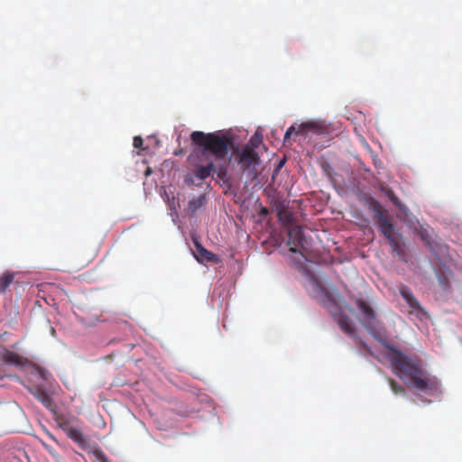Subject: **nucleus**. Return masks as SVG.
I'll use <instances>...</instances> for the list:
<instances>
[{
    "instance_id": "nucleus-1",
    "label": "nucleus",
    "mask_w": 462,
    "mask_h": 462,
    "mask_svg": "<svg viewBox=\"0 0 462 462\" xmlns=\"http://www.w3.org/2000/svg\"><path fill=\"white\" fill-rule=\"evenodd\" d=\"M387 348L389 353L386 356L392 371L409 387L431 395L439 393V383L436 376L428 374L418 362L399 350L388 346Z\"/></svg>"
},
{
    "instance_id": "nucleus-2",
    "label": "nucleus",
    "mask_w": 462,
    "mask_h": 462,
    "mask_svg": "<svg viewBox=\"0 0 462 462\" xmlns=\"http://www.w3.org/2000/svg\"><path fill=\"white\" fill-rule=\"evenodd\" d=\"M193 143L200 148V161L225 160L229 152L232 141L229 137L217 133L205 134L195 131L190 134Z\"/></svg>"
},
{
    "instance_id": "nucleus-3",
    "label": "nucleus",
    "mask_w": 462,
    "mask_h": 462,
    "mask_svg": "<svg viewBox=\"0 0 462 462\" xmlns=\"http://www.w3.org/2000/svg\"><path fill=\"white\" fill-rule=\"evenodd\" d=\"M368 203L370 209H372L374 213V218H376L378 228L388 239L393 251L395 252L399 256L403 257L404 249L400 239V236L395 233L393 225L388 217L384 214L381 204L374 198H370Z\"/></svg>"
},
{
    "instance_id": "nucleus-4",
    "label": "nucleus",
    "mask_w": 462,
    "mask_h": 462,
    "mask_svg": "<svg viewBox=\"0 0 462 462\" xmlns=\"http://www.w3.org/2000/svg\"><path fill=\"white\" fill-rule=\"evenodd\" d=\"M356 306L364 317V327L369 333L377 338L378 335L381 334L383 328L381 322L376 318L374 310L363 299H357L356 300Z\"/></svg>"
},
{
    "instance_id": "nucleus-5",
    "label": "nucleus",
    "mask_w": 462,
    "mask_h": 462,
    "mask_svg": "<svg viewBox=\"0 0 462 462\" xmlns=\"http://www.w3.org/2000/svg\"><path fill=\"white\" fill-rule=\"evenodd\" d=\"M326 132V127L321 123L309 121L299 125L297 127L295 125L290 126L285 133L283 142L284 144H287L292 134H302L304 137H307L309 133L319 135L324 134Z\"/></svg>"
},
{
    "instance_id": "nucleus-6",
    "label": "nucleus",
    "mask_w": 462,
    "mask_h": 462,
    "mask_svg": "<svg viewBox=\"0 0 462 462\" xmlns=\"http://www.w3.org/2000/svg\"><path fill=\"white\" fill-rule=\"evenodd\" d=\"M237 163L243 171H254L260 163V156L252 146L245 145L237 156Z\"/></svg>"
},
{
    "instance_id": "nucleus-7",
    "label": "nucleus",
    "mask_w": 462,
    "mask_h": 462,
    "mask_svg": "<svg viewBox=\"0 0 462 462\" xmlns=\"http://www.w3.org/2000/svg\"><path fill=\"white\" fill-rule=\"evenodd\" d=\"M337 322L344 333H346L351 338L358 342L365 351H366L370 355H373L371 347L356 335L352 319L347 315L340 314L337 318Z\"/></svg>"
},
{
    "instance_id": "nucleus-8",
    "label": "nucleus",
    "mask_w": 462,
    "mask_h": 462,
    "mask_svg": "<svg viewBox=\"0 0 462 462\" xmlns=\"http://www.w3.org/2000/svg\"><path fill=\"white\" fill-rule=\"evenodd\" d=\"M60 427L80 448L86 449L88 447V441L81 430L71 426L69 421L60 422Z\"/></svg>"
},
{
    "instance_id": "nucleus-9",
    "label": "nucleus",
    "mask_w": 462,
    "mask_h": 462,
    "mask_svg": "<svg viewBox=\"0 0 462 462\" xmlns=\"http://www.w3.org/2000/svg\"><path fill=\"white\" fill-rule=\"evenodd\" d=\"M201 157H199V162L192 163V176L199 180H204L213 173H216L217 168L214 164L213 160L210 161H200Z\"/></svg>"
},
{
    "instance_id": "nucleus-10",
    "label": "nucleus",
    "mask_w": 462,
    "mask_h": 462,
    "mask_svg": "<svg viewBox=\"0 0 462 462\" xmlns=\"http://www.w3.org/2000/svg\"><path fill=\"white\" fill-rule=\"evenodd\" d=\"M303 232L300 226H295L288 230V245L290 252L298 253V247L303 243Z\"/></svg>"
},
{
    "instance_id": "nucleus-11",
    "label": "nucleus",
    "mask_w": 462,
    "mask_h": 462,
    "mask_svg": "<svg viewBox=\"0 0 462 462\" xmlns=\"http://www.w3.org/2000/svg\"><path fill=\"white\" fill-rule=\"evenodd\" d=\"M194 244H195V247H196V251L194 252V256L196 257V259L199 262H200V263L208 262V263H217L219 262V257L216 254L206 249L198 241H195Z\"/></svg>"
},
{
    "instance_id": "nucleus-12",
    "label": "nucleus",
    "mask_w": 462,
    "mask_h": 462,
    "mask_svg": "<svg viewBox=\"0 0 462 462\" xmlns=\"http://www.w3.org/2000/svg\"><path fill=\"white\" fill-rule=\"evenodd\" d=\"M399 291L411 310L420 313H424L422 307L420 306V302L415 298L411 290L408 286L402 285L399 289Z\"/></svg>"
},
{
    "instance_id": "nucleus-13",
    "label": "nucleus",
    "mask_w": 462,
    "mask_h": 462,
    "mask_svg": "<svg viewBox=\"0 0 462 462\" xmlns=\"http://www.w3.org/2000/svg\"><path fill=\"white\" fill-rule=\"evenodd\" d=\"M275 210L277 213V217L279 221L284 226H291L294 222V216L289 210L288 206L282 202L278 203L275 206Z\"/></svg>"
},
{
    "instance_id": "nucleus-14",
    "label": "nucleus",
    "mask_w": 462,
    "mask_h": 462,
    "mask_svg": "<svg viewBox=\"0 0 462 462\" xmlns=\"http://www.w3.org/2000/svg\"><path fill=\"white\" fill-rule=\"evenodd\" d=\"M3 359L5 363L15 365H20L23 363V356L12 351H6L3 356Z\"/></svg>"
},
{
    "instance_id": "nucleus-15",
    "label": "nucleus",
    "mask_w": 462,
    "mask_h": 462,
    "mask_svg": "<svg viewBox=\"0 0 462 462\" xmlns=\"http://www.w3.org/2000/svg\"><path fill=\"white\" fill-rule=\"evenodd\" d=\"M206 200L207 199L205 195H199V197L194 198L189 203V210L191 213H195L196 211H198L199 209L205 206Z\"/></svg>"
},
{
    "instance_id": "nucleus-16",
    "label": "nucleus",
    "mask_w": 462,
    "mask_h": 462,
    "mask_svg": "<svg viewBox=\"0 0 462 462\" xmlns=\"http://www.w3.org/2000/svg\"><path fill=\"white\" fill-rule=\"evenodd\" d=\"M14 281V274L5 273L0 278V292L4 293Z\"/></svg>"
},
{
    "instance_id": "nucleus-17",
    "label": "nucleus",
    "mask_w": 462,
    "mask_h": 462,
    "mask_svg": "<svg viewBox=\"0 0 462 462\" xmlns=\"http://www.w3.org/2000/svg\"><path fill=\"white\" fill-rule=\"evenodd\" d=\"M388 383H389V385H390V388L392 390V392L396 394V395H405L406 393V390L405 388L399 384L395 380L392 379V378H389L388 379Z\"/></svg>"
},
{
    "instance_id": "nucleus-18",
    "label": "nucleus",
    "mask_w": 462,
    "mask_h": 462,
    "mask_svg": "<svg viewBox=\"0 0 462 462\" xmlns=\"http://www.w3.org/2000/svg\"><path fill=\"white\" fill-rule=\"evenodd\" d=\"M437 276H438L439 283L442 287V289L444 291L449 290L450 282H449L448 277L443 273H439L437 274Z\"/></svg>"
},
{
    "instance_id": "nucleus-19",
    "label": "nucleus",
    "mask_w": 462,
    "mask_h": 462,
    "mask_svg": "<svg viewBox=\"0 0 462 462\" xmlns=\"http://www.w3.org/2000/svg\"><path fill=\"white\" fill-rule=\"evenodd\" d=\"M262 135L256 133L251 137L249 143L246 145H250L255 150L262 143Z\"/></svg>"
},
{
    "instance_id": "nucleus-20",
    "label": "nucleus",
    "mask_w": 462,
    "mask_h": 462,
    "mask_svg": "<svg viewBox=\"0 0 462 462\" xmlns=\"http://www.w3.org/2000/svg\"><path fill=\"white\" fill-rule=\"evenodd\" d=\"M217 177L222 180H226V169L222 166V167H219L217 171Z\"/></svg>"
},
{
    "instance_id": "nucleus-21",
    "label": "nucleus",
    "mask_w": 462,
    "mask_h": 462,
    "mask_svg": "<svg viewBox=\"0 0 462 462\" xmlns=\"http://www.w3.org/2000/svg\"><path fill=\"white\" fill-rule=\"evenodd\" d=\"M143 144V140L141 136H135L134 138L133 145L134 148H142Z\"/></svg>"
},
{
    "instance_id": "nucleus-22",
    "label": "nucleus",
    "mask_w": 462,
    "mask_h": 462,
    "mask_svg": "<svg viewBox=\"0 0 462 462\" xmlns=\"http://www.w3.org/2000/svg\"><path fill=\"white\" fill-rule=\"evenodd\" d=\"M313 285L315 286V288H317V290H319V291L321 292H325V289L323 288V286L317 281V280H313Z\"/></svg>"
},
{
    "instance_id": "nucleus-23",
    "label": "nucleus",
    "mask_w": 462,
    "mask_h": 462,
    "mask_svg": "<svg viewBox=\"0 0 462 462\" xmlns=\"http://www.w3.org/2000/svg\"><path fill=\"white\" fill-rule=\"evenodd\" d=\"M394 205L398 208V209H399L400 211L404 212V211L407 209L406 206H405V205H403V204L400 201V199H398V200H397V203H396V204H394Z\"/></svg>"
},
{
    "instance_id": "nucleus-24",
    "label": "nucleus",
    "mask_w": 462,
    "mask_h": 462,
    "mask_svg": "<svg viewBox=\"0 0 462 462\" xmlns=\"http://www.w3.org/2000/svg\"><path fill=\"white\" fill-rule=\"evenodd\" d=\"M389 198H390L391 201H392L393 204H396V203H397V200L399 199L396 197V195H395V194H393V193H391V194L389 195Z\"/></svg>"
},
{
    "instance_id": "nucleus-25",
    "label": "nucleus",
    "mask_w": 462,
    "mask_h": 462,
    "mask_svg": "<svg viewBox=\"0 0 462 462\" xmlns=\"http://www.w3.org/2000/svg\"><path fill=\"white\" fill-rule=\"evenodd\" d=\"M268 213H269V210L264 207H263L260 210V215H262V216H267Z\"/></svg>"
},
{
    "instance_id": "nucleus-26",
    "label": "nucleus",
    "mask_w": 462,
    "mask_h": 462,
    "mask_svg": "<svg viewBox=\"0 0 462 462\" xmlns=\"http://www.w3.org/2000/svg\"><path fill=\"white\" fill-rule=\"evenodd\" d=\"M185 181L188 183H193L192 176H187Z\"/></svg>"
},
{
    "instance_id": "nucleus-27",
    "label": "nucleus",
    "mask_w": 462,
    "mask_h": 462,
    "mask_svg": "<svg viewBox=\"0 0 462 462\" xmlns=\"http://www.w3.org/2000/svg\"><path fill=\"white\" fill-rule=\"evenodd\" d=\"M44 448L50 452V453H53L51 447H49L48 445L44 444Z\"/></svg>"
}]
</instances>
